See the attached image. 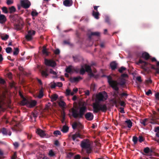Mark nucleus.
Here are the masks:
<instances>
[{
	"label": "nucleus",
	"mask_w": 159,
	"mask_h": 159,
	"mask_svg": "<svg viewBox=\"0 0 159 159\" xmlns=\"http://www.w3.org/2000/svg\"><path fill=\"white\" fill-rule=\"evenodd\" d=\"M119 95L121 96L122 97L124 96H125L126 98L128 96V94L125 93H122L120 94Z\"/></svg>",
	"instance_id": "4d7b16f0"
},
{
	"label": "nucleus",
	"mask_w": 159,
	"mask_h": 159,
	"mask_svg": "<svg viewBox=\"0 0 159 159\" xmlns=\"http://www.w3.org/2000/svg\"><path fill=\"white\" fill-rule=\"evenodd\" d=\"M84 66L85 69V71L88 73L90 71H91V70H92L90 66L88 65L87 64H85Z\"/></svg>",
	"instance_id": "c756f323"
},
{
	"label": "nucleus",
	"mask_w": 159,
	"mask_h": 159,
	"mask_svg": "<svg viewBox=\"0 0 159 159\" xmlns=\"http://www.w3.org/2000/svg\"><path fill=\"white\" fill-rule=\"evenodd\" d=\"M60 53V51L58 49H56L54 51V53L56 55H58Z\"/></svg>",
	"instance_id": "680f3d73"
},
{
	"label": "nucleus",
	"mask_w": 159,
	"mask_h": 159,
	"mask_svg": "<svg viewBox=\"0 0 159 159\" xmlns=\"http://www.w3.org/2000/svg\"><path fill=\"white\" fill-rule=\"evenodd\" d=\"M2 11L5 13H8L7 8L5 7H3L2 8Z\"/></svg>",
	"instance_id": "79ce46f5"
},
{
	"label": "nucleus",
	"mask_w": 159,
	"mask_h": 159,
	"mask_svg": "<svg viewBox=\"0 0 159 159\" xmlns=\"http://www.w3.org/2000/svg\"><path fill=\"white\" fill-rule=\"evenodd\" d=\"M150 56L149 54L146 52H144L142 54L141 57L143 58L146 60H148L150 58Z\"/></svg>",
	"instance_id": "6ab92c4d"
},
{
	"label": "nucleus",
	"mask_w": 159,
	"mask_h": 159,
	"mask_svg": "<svg viewBox=\"0 0 159 159\" xmlns=\"http://www.w3.org/2000/svg\"><path fill=\"white\" fill-rule=\"evenodd\" d=\"M7 18L5 16L2 14L0 15V23L3 24L6 21Z\"/></svg>",
	"instance_id": "a211bd4d"
},
{
	"label": "nucleus",
	"mask_w": 159,
	"mask_h": 159,
	"mask_svg": "<svg viewBox=\"0 0 159 159\" xmlns=\"http://www.w3.org/2000/svg\"><path fill=\"white\" fill-rule=\"evenodd\" d=\"M57 86L59 87H61L62 86V84L61 82H57L56 83Z\"/></svg>",
	"instance_id": "052dcab7"
},
{
	"label": "nucleus",
	"mask_w": 159,
	"mask_h": 159,
	"mask_svg": "<svg viewBox=\"0 0 159 159\" xmlns=\"http://www.w3.org/2000/svg\"><path fill=\"white\" fill-rule=\"evenodd\" d=\"M22 129V127L20 123H16L12 129L16 132L21 131Z\"/></svg>",
	"instance_id": "1a4fd4ad"
},
{
	"label": "nucleus",
	"mask_w": 159,
	"mask_h": 159,
	"mask_svg": "<svg viewBox=\"0 0 159 159\" xmlns=\"http://www.w3.org/2000/svg\"><path fill=\"white\" fill-rule=\"evenodd\" d=\"M21 103L23 105H26L29 108H31L35 107L37 104V102L35 100L29 101L25 98H24Z\"/></svg>",
	"instance_id": "20e7f679"
},
{
	"label": "nucleus",
	"mask_w": 159,
	"mask_h": 159,
	"mask_svg": "<svg viewBox=\"0 0 159 159\" xmlns=\"http://www.w3.org/2000/svg\"><path fill=\"white\" fill-rule=\"evenodd\" d=\"M61 116L63 119L62 122L65 119V113L64 112L61 113Z\"/></svg>",
	"instance_id": "5fc2aeb1"
},
{
	"label": "nucleus",
	"mask_w": 159,
	"mask_h": 159,
	"mask_svg": "<svg viewBox=\"0 0 159 159\" xmlns=\"http://www.w3.org/2000/svg\"><path fill=\"white\" fill-rule=\"evenodd\" d=\"M144 140L143 137L142 136H139V141L140 143H142Z\"/></svg>",
	"instance_id": "de8ad7c7"
},
{
	"label": "nucleus",
	"mask_w": 159,
	"mask_h": 159,
	"mask_svg": "<svg viewBox=\"0 0 159 159\" xmlns=\"http://www.w3.org/2000/svg\"><path fill=\"white\" fill-rule=\"evenodd\" d=\"M99 12L98 11H93L92 15L96 19H98L99 18Z\"/></svg>",
	"instance_id": "5701e85b"
},
{
	"label": "nucleus",
	"mask_w": 159,
	"mask_h": 159,
	"mask_svg": "<svg viewBox=\"0 0 159 159\" xmlns=\"http://www.w3.org/2000/svg\"><path fill=\"white\" fill-rule=\"evenodd\" d=\"M85 71H86L83 68V66H82L81 68L80 71V74L81 75H83L85 73Z\"/></svg>",
	"instance_id": "ea45409f"
},
{
	"label": "nucleus",
	"mask_w": 159,
	"mask_h": 159,
	"mask_svg": "<svg viewBox=\"0 0 159 159\" xmlns=\"http://www.w3.org/2000/svg\"><path fill=\"white\" fill-rule=\"evenodd\" d=\"M12 51V49L11 47H8L6 49V52L8 53H10Z\"/></svg>",
	"instance_id": "a18cd8bd"
},
{
	"label": "nucleus",
	"mask_w": 159,
	"mask_h": 159,
	"mask_svg": "<svg viewBox=\"0 0 159 159\" xmlns=\"http://www.w3.org/2000/svg\"><path fill=\"white\" fill-rule=\"evenodd\" d=\"M9 38V35L6 34L5 35L2 36V39L4 40H6Z\"/></svg>",
	"instance_id": "37998d69"
},
{
	"label": "nucleus",
	"mask_w": 159,
	"mask_h": 159,
	"mask_svg": "<svg viewBox=\"0 0 159 159\" xmlns=\"http://www.w3.org/2000/svg\"><path fill=\"white\" fill-rule=\"evenodd\" d=\"M126 70V68L124 66H122L118 69V71L120 73H122L125 70Z\"/></svg>",
	"instance_id": "4c0bfd02"
},
{
	"label": "nucleus",
	"mask_w": 159,
	"mask_h": 159,
	"mask_svg": "<svg viewBox=\"0 0 159 159\" xmlns=\"http://www.w3.org/2000/svg\"><path fill=\"white\" fill-rule=\"evenodd\" d=\"M148 120L147 119H145L143 120H141L140 121V123L143 125L144 126H145L147 125L146 122Z\"/></svg>",
	"instance_id": "473e14b6"
},
{
	"label": "nucleus",
	"mask_w": 159,
	"mask_h": 159,
	"mask_svg": "<svg viewBox=\"0 0 159 159\" xmlns=\"http://www.w3.org/2000/svg\"><path fill=\"white\" fill-rule=\"evenodd\" d=\"M104 76L107 77L108 82L109 85L114 90L116 91V93H114V96L116 97H117L118 96V94L119 93L118 91L119 90L118 85H120L122 86L125 85L126 83V80L124 78L120 77L119 79V82H118L116 80H113L112 77L110 75H104Z\"/></svg>",
	"instance_id": "f03ea898"
},
{
	"label": "nucleus",
	"mask_w": 159,
	"mask_h": 159,
	"mask_svg": "<svg viewBox=\"0 0 159 159\" xmlns=\"http://www.w3.org/2000/svg\"><path fill=\"white\" fill-rule=\"evenodd\" d=\"M117 64L115 61H112L110 64V66L112 70H115L117 68Z\"/></svg>",
	"instance_id": "f3484780"
},
{
	"label": "nucleus",
	"mask_w": 159,
	"mask_h": 159,
	"mask_svg": "<svg viewBox=\"0 0 159 159\" xmlns=\"http://www.w3.org/2000/svg\"><path fill=\"white\" fill-rule=\"evenodd\" d=\"M81 157L79 155H76L75 156L74 158L75 159H80V158Z\"/></svg>",
	"instance_id": "774afa93"
},
{
	"label": "nucleus",
	"mask_w": 159,
	"mask_h": 159,
	"mask_svg": "<svg viewBox=\"0 0 159 159\" xmlns=\"http://www.w3.org/2000/svg\"><path fill=\"white\" fill-rule=\"evenodd\" d=\"M6 3L8 5H11L13 3V1L12 0H6Z\"/></svg>",
	"instance_id": "49530a36"
},
{
	"label": "nucleus",
	"mask_w": 159,
	"mask_h": 159,
	"mask_svg": "<svg viewBox=\"0 0 159 159\" xmlns=\"http://www.w3.org/2000/svg\"><path fill=\"white\" fill-rule=\"evenodd\" d=\"M86 149H87L86 152L87 153L89 154V153H91V149L90 148V147L89 148H87Z\"/></svg>",
	"instance_id": "0e129e2a"
},
{
	"label": "nucleus",
	"mask_w": 159,
	"mask_h": 159,
	"mask_svg": "<svg viewBox=\"0 0 159 159\" xmlns=\"http://www.w3.org/2000/svg\"><path fill=\"white\" fill-rule=\"evenodd\" d=\"M22 25L16 24L14 25V28L17 30H20L22 28Z\"/></svg>",
	"instance_id": "a878e982"
},
{
	"label": "nucleus",
	"mask_w": 159,
	"mask_h": 159,
	"mask_svg": "<svg viewBox=\"0 0 159 159\" xmlns=\"http://www.w3.org/2000/svg\"><path fill=\"white\" fill-rule=\"evenodd\" d=\"M136 80L140 82H141L142 80H141V77L140 76H138L136 78Z\"/></svg>",
	"instance_id": "13d9d810"
},
{
	"label": "nucleus",
	"mask_w": 159,
	"mask_h": 159,
	"mask_svg": "<svg viewBox=\"0 0 159 159\" xmlns=\"http://www.w3.org/2000/svg\"><path fill=\"white\" fill-rule=\"evenodd\" d=\"M9 12L10 13H12L16 11L15 7L14 6H12L9 8Z\"/></svg>",
	"instance_id": "bb28decb"
},
{
	"label": "nucleus",
	"mask_w": 159,
	"mask_h": 159,
	"mask_svg": "<svg viewBox=\"0 0 159 159\" xmlns=\"http://www.w3.org/2000/svg\"><path fill=\"white\" fill-rule=\"evenodd\" d=\"M14 51L13 52V55H17L19 53V49L18 48H15Z\"/></svg>",
	"instance_id": "c9c22d12"
},
{
	"label": "nucleus",
	"mask_w": 159,
	"mask_h": 159,
	"mask_svg": "<svg viewBox=\"0 0 159 159\" xmlns=\"http://www.w3.org/2000/svg\"><path fill=\"white\" fill-rule=\"evenodd\" d=\"M143 64V65L141 67L143 69H144L146 66L148 65V63L146 61H143L140 59H139V62L137 63V64Z\"/></svg>",
	"instance_id": "dca6fc26"
},
{
	"label": "nucleus",
	"mask_w": 159,
	"mask_h": 159,
	"mask_svg": "<svg viewBox=\"0 0 159 159\" xmlns=\"http://www.w3.org/2000/svg\"><path fill=\"white\" fill-rule=\"evenodd\" d=\"M107 99L104 95L101 92L99 93L96 95L95 102L93 104V112L94 113H97L100 111L106 112L107 110L106 104H99L100 102H103Z\"/></svg>",
	"instance_id": "f257e3e1"
},
{
	"label": "nucleus",
	"mask_w": 159,
	"mask_h": 159,
	"mask_svg": "<svg viewBox=\"0 0 159 159\" xmlns=\"http://www.w3.org/2000/svg\"><path fill=\"white\" fill-rule=\"evenodd\" d=\"M78 125V124L76 122H74L72 125V127L73 129H75Z\"/></svg>",
	"instance_id": "09e8293b"
},
{
	"label": "nucleus",
	"mask_w": 159,
	"mask_h": 159,
	"mask_svg": "<svg viewBox=\"0 0 159 159\" xmlns=\"http://www.w3.org/2000/svg\"><path fill=\"white\" fill-rule=\"evenodd\" d=\"M54 144L56 146H60L59 143L57 140H56L55 141Z\"/></svg>",
	"instance_id": "e2e57ef3"
},
{
	"label": "nucleus",
	"mask_w": 159,
	"mask_h": 159,
	"mask_svg": "<svg viewBox=\"0 0 159 159\" xmlns=\"http://www.w3.org/2000/svg\"><path fill=\"white\" fill-rule=\"evenodd\" d=\"M71 91L69 89H67L66 90V96L70 95Z\"/></svg>",
	"instance_id": "603ef678"
},
{
	"label": "nucleus",
	"mask_w": 159,
	"mask_h": 159,
	"mask_svg": "<svg viewBox=\"0 0 159 159\" xmlns=\"http://www.w3.org/2000/svg\"><path fill=\"white\" fill-rule=\"evenodd\" d=\"M47 69H46L45 70H42L41 71V75L43 76H44L45 77L48 75V74L47 73Z\"/></svg>",
	"instance_id": "c85d7f7f"
},
{
	"label": "nucleus",
	"mask_w": 159,
	"mask_h": 159,
	"mask_svg": "<svg viewBox=\"0 0 159 159\" xmlns=\"http://www.w3.org/2000/svg\"><path fill=\"white\" fill-rule=\"evenodd\" d=\"M53 134L56 136H57L58 135H61V133L59 130H56L54 132Z\"/></svg>",
	"instance_id": "a19ab883"
},
{
	"label": "nucleus",
	"mask_w": 159,
	"mask_h": 159,
	"mask_svg": "<svg viewBox=\"0 0 159 159\" xmlns=\"http://www.w3.org/2000/svg\"><path fill=\"white\" fill-rule=\"evenodd\" d=\"M21 6L25 9L29 8L31 5L30 2L28 0H22L20 1Z\"/></svg>",
	"instance_id": "423d86ee"
},
{
	"label": "nucleus",
	"mask_w": 159,
	"mask_h": 159,
	"mask_svg": "<svg viewBox=\"0 0 159 159\" xmlns=\"http://www.w3.org/2000/svg\"><path fill=\"white\" fill-rule=\"evenodd\" d=\"M42 52L43 54L46 56H48L49 55V53L47 51L45 47H43Z\"/></svg>",
	"instance_id": "2f4dec72"
},
{
	"label": "nucleus",
	"mask_w": 159,
	"mask_h": 159,
	"mask_svg": "<svg viewBox=\"0 0 159 159\" xmlns=\"http://www.w3.org/2000/svg\"><path fill=\"white\" fill-rule=\"evenodd\" d=\"M77 138H81V135L78 132H76L75 134H72L71 136V138L74 141H75Z\"/></svg>",
	"instance_id": "4468645a"
},
{
	"label": "nucleus",
	"mask_w": 159,
	"mask_h": 159,
	"mask_svg": "<svg viewBox=\"0 0 159 159\" xmlns=\"http://www.w3.org/2000/svg\"><path fill=\"white\" fill-rule=\"evenodd\" d=\"M125 122L129 128H130L131 127L132 125V123L130 120H126Z\"/></svg>",
	"instance_id": "cd10ccee"
},
{
	"label": "nucleus",
	"mask_w": 159,
	"mask_h": 159,
	"mask_svg": "<svg viewBox=\"0 0 159 159\" xmlns=\"http://www.w3.org/2000/svg\"><path fill=\"white\" fill-rule=\"evenodd\" d=\"M31 15L33 17L36 16L38 15V13L35 10L31 12Z\"/></svg>",
	"instance_id": "72a5a7b5"
},
{
	"label": "nucleus",
	"mask_w": 159,
	"mask_h": 159,
	"mask_svg": "<svg viewBox=\"0 0 159 159\" xmlns=\"http://www.w3.org/2000/svg\"><path fill=\"white\" fill-rule=\"evenodd\" d=\"M73 58L74 61L76 62L79 61L82 59V57L79 56H73Z\"/></svg>",
	"instance_id": "aec40b11"
},
{
	"label": "nucleus",
	"mask_w": 159,
	"mask_h": 159,
	"mask_svg": "<svg viewBox=\"0 0 159 159\" xmlns=\"http://www.w3.org/2000/svg\"><path fill=\"white\" fill-rule=\"evenodd\" d=\"M43 96V89L42 87L39 91V94L38 96V98H41Z\"/></svg>",
	"instance_id": "4be33fe9"
},
{
	"label": "nucleus",
	"mask_w": 159,
	"mask_h": 159,
	"mask_svg": "<svg viewBox=\"0 0 159 159\" xmlns=\"http://www.w3.org/2000/svg\"><path fill=\"white\" fill-rule=\"evenodd\" d=\"M44 62L45 64L47 66L55 67L56 66V62L52 60L45 59Z\"/></svg>",
	"instance_id": "0eeeda50"
},
{
	"label": "nucleus",
	"mask_w": 159,
	"mask_h": 159,
	"mask_svg": "<svg viewBox=\"0 0 159 159\" xmlns=\"http://www.w3.org/2000/svg\"><path fill=\"white\" fill-rule=\"evenodd\" d=\"M128 77V75L126 74H123L121 75V76L120 77L121 78H124Z\"/></svg>",
	"instance_id": "6e6d98bb"
},
{
	"label": "nucleus",
	"mask_w": 159,
	"mask_h": 159,
	"mask_svg": "<svg viewBox=\"0 0 159 159\" xmlns=\"http://www.w3.org/2000/svg\"><path fill=\"white\" fill-rule=\"evenodd\" d=\"M73 3L72 0H65L63 1V4L66 7H69L72 5Z\"/></svg>",
	"instance_id": "ddd939ff"
},
{
	"label": "nucleus",
	"mask_w": 159,
	"mask_h": 159,
	"mask_svg": "<svg viewBox=\"0 0 159 159\" xmlns=\"http://www.w3.org/2000/svg\"><path fill=\"white\" fill-rule=\"evenodd\" d=\"M49 155L52 157L54 155V153L52 150H50L49 153Z\"/></svg>",
	"instance_id": "69168bd1"
},
{
	"label": "nucleus",
	"mask_w": 159,
	"mask_h": 159,
	"mask_svg": "<svg viewBox=\"0 0 159 159\" xmlns=\"http://www.w3.org/2000/svg\"><path fill=\"white\" fill-rule=\"evenodd\" d=\"M143 151L145 153L147 154L148 153L150 152H152V151L151 150H150L149 148L148 147L144 148Z\"/></svg>",
	"instance_id": "7c9ffc66"
},
{
	"label": "nucleus",
	"mask_w": 159,
	"mask_h": 159,
	"mask_svg": "<svg viewBox=\"0 0 159 159\" xmlns=\"http://www.w3.org/2000/svg\"><path fill=\"white\" fill-rule=\"evenodd\" d=\"M38 143L36 142H34L33 144V143H29V146L30 148H32L33 147L34 145H38Z\"/></svg>",
	"instance_id": "864d4df0"
},
{
	"label": "nucleus",
	"mask_w": 159,
	"mask_h": 159,
	"mask_svg": "<svg viewBox=\"0 0 159 159\" xmlns=\"http://www.w3.org/2000/svg\"><path fill=\"white\" fill-rule=\"evenodd\" d=\"M156 100H159V92L156 93L155 95Z\"/></svg>",
	"instance_id": "3c124183"
},
{
	"label": "nucleus",
	"mask_w": 159,
	"mask_h": 159,
	"mask_svg": "<svg viewBox=\"0 0 159 159\" xmlns=\"http://www.w3.org/2000/svg\"><path fill=\"white\" fill-rule=\"evenodd\" d=\"M105 22L107 23L108 24L110 25L111 23L110 22V19L108 17L106 16L105 19Z\"/></svg>",
	"instance_id": "c03bdc74"
},
{
	"label": "nucleus",
	"mask_w": 159,
	"mask_h": 159,
	"mask_svg": "<svg viewBox=\"0 0 159 159\" xmlns=\"http://www.w3.org/2000/svg\"><path fill=\"white\" fill-rule=\"evenodd\" d=\"M32 32V34L34 35L35 34V31L33 30H30L28 31V34L25 36V38L28 41H30L32 39V37L31 36V33Z\"/></svg>",
	"instance_id": "9d476101"
},
{
	"label": "nucleus",
	"mask_w": 159,
	"mask_h": 159,
	"mask_svg": "<svg viewBox=\"0 0 159 159\" xmlns=\"http://www.w3.org/2000/svg\"><path fill=\"white\" fill-rule=\"evenodd\" d=\"M58 104L60 107H64L66 105L65 102L62 101H60L58 103Z\"/></svg>",
	"instance_id": "f704fd0d"
},
{
	"label": "nucleus",
	"mask_w": 159,
	"mask_h": 159,
	"mask_svg": "<svg viewBox=\"0 0 159 159\" xmlns=\"http://www.w3.org/2000/svg\"><path fill=\"white\" fill-rule=\"evenodd\" d=\"M111 102L115 104H117V101L116 98H114L111 100Z\"/></svg>",
	"instance_id": "8fccbe9b"
},
{
	"label": "nucleus",
	"mask_w": 159,
	"mask_h": 159,
	"mask_svg": "<svg viewBox=\"0 0 159 159\" xmlns=\"http://www.w3.org/2000/svg\"><path fill=\"white\" fill-rule=\"evenodd\" d=\"M58 97V96L57 94H54L52 95L50 97V98L51 99V101L52 102H54L56 101Z\"/></svg>",
	"instance_id": "412c9836"
},
{
	"label": "nucleus",
	"mask_w": 159,
	"mask_h": 159,
	"mask_svg": "<svg viewBox=\"0 0 159 159\" xmlns=\"http://www.w3.org/2000/svg\"><path fill=\"white\" fill-rule=\"evenodd\" d=\"M87 107L84 105L79 108L76 107L70 109L71 116L75 119H83L84 116L86 111Z\"/></svg>",
	"instance_id": "7ed1b4c3"
},
{
	"label": "nucleus",
	"mask_w": 159,
	"mask_h": 159,
	"mask_svg": "<svg viewBox=\"0 0 159 159\" xmlns=\"http://www.w3.org/2000/svg\"><path fill=\"white\" fill-rule=\"evenodd\" d=\"M90 144L88 139H85L81 142L80 146L83 149L89 148L90 147Z\"/></svg>",
	"instance_id": "39448f33"
},
{
	"label": "nucleus",
	"mask_w": 159,
	"mask_h": 159,
	"mask_svg": "<svg viewBox=\"0 0 159 159\" xmlns=\"http://www.w3.org/2000/svg\"><path fill=\"white\" fill-rule=\"evenodd\" d=\"M82 79V78L80 76H78L77 77H70V78L69 80L71 83H74L76 82H78L80 80Z\"/></svg>",
	"instance_id": "f8f14e48"
},
{
	"label": "nucleus",
	"mask_w": 159,
	"mask_h": 159,
	"mask_svg": "<svg viewBox=\"0 0 159 159\" xmlns=\"http://www.w3.org/2000/svg\"><path fill=\"white\" fill-rule=\"evenodd\" d=\"M69 127L66 125H64L61 130L64 133H66L68 132L69 130Z\"/></svg>",
	"instance_id": "393cba45"
},
{
	"label": "nucleus",
	"mask_w": 159,
	"mask_h": 159,
	"mask_svg": "<svg viewBox=\"0 0 159 159\" xmlns=\"http://www.w3.org/2000/svg\"><path fill=\"white\" fill-rule=\"evenodd\" d=\"M36 132L42 137H43L45 136L44 131L40 129H37Z\"/></svg>",
	"instance_id": "2eb2a0df"
},
{
	"label": "nucleus",
	"mask_w": 159,
	"mask_h": 159,
	"mask_svg": "<svg viewBox=\"0 0 159 159\" xmlns=\"http://www.w3.org/2000/svg\"><path fill=\"white\" fill-rule=\"evenodd\" d=\"M100 33L98 32H91L89 36V38L91 39L92 36L95 35L98 37L100 36Z\"/></svg>",
	"instance_id": "b1692460"
},
{
	"label": "nucleus",
	"mask_w": 159,
	"mask_h": 159,
	"mask_svg": "<svg viewBox=\"0 0 159 159\" xmlns=\"http://www.w3.org/2000/svg\"><path fill=\"white\" fill-rule=\"evenodd\" d=\"M6 83L5 80L2 79H0V83L2 84H4Z\"/></svg>",
	"instance_id": "338daca9"
},
{
	"label": "nucleus",
	"mask_w": 159,
	"mask_h": 159,
	"mask_svg": "<svg viewBox=\"0 0 159 159\" xmlns=\"http://www.w3.org/2000/svg\"><path fill=\"white\" fill-rule=\"evenodd\" d=\"M132 140L134 143V144H136L137 143V141H138V139L137 137L135 136H134L133 137Z\"/></svg>",
	"instance_id": "58836bf2"
},
{
	"label": "nucleus",
	"mask_w": 159,
	"mask_h": 159,
	"mask_svg": "<svg viewBox=\"0 0 159 159\" xmlns=\"http://www.w3.org/2000/svg\"><path fill=\"white\" fill-rule=\"evenodd\" d=\"M85 117L88 120H92L93 118V115L91 112H87L84 115Z\"/></svg>",
	"instance_id": "9b49d317"
},
{
	"label": "nucleus",
	"mask_w": 159,
	"mask_h": 159,
	"mask_svg": "<svg viewBox=\"0 0 159 159\" xmlns=\"http://www.w3.org/2000/svg\"><path fill=\"white\" fill-rule=\"evenodd\" d=\"M152 94V92L151 90L149 89L148 91L146 92V94L148 96H149L150 94Z\"/></svg>",
	"instance_id": "bf43d9fd"
},
{
	"label": "nucleus",
	"mask_w": 159,
	"mask_h": 159,
	"mask_svg": "<svg viewBox=\"0 0 159 159\" xmlns=\"http://www.w3.org/2000/svg\"><path fill=\"white\" fill-rule=\"evenodd\" d=\"M1 132L3 135H7V131L6 129L4 128H3L1 130Z\"/></svg>",
	"instance_id": "e433bc0d"
},
{
	"label": "nucleus",
	"mask_w": 159,
	"mask_h": 159,
	"mask_svg": "<svg viewBox=\"0 0 159 159\" xmlns=\"http://www.w3.org/2000/svg\"><path fill=\"white\" fill-rule=\"evenodd\" d=\"M79 70L75 69L71 65L67 67L66 69V71L68 73H71L73 72V71H75L76 72L78 73Z\"/></svg>",
	"instance_id": "6e6552de"
}]
</instances>
